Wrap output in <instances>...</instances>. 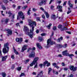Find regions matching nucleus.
Instances as JSON below:
<instances>
[{
	"mask_svg": "<svg viewBox=\"0 0 77 77\" xmlns=\"http://www.w3.org/2000/svg\"><path fill=\"white\" fill-rule=\"evenodd\" d=\"M14 68H15V65H12V67L11 68L12 69H14Z\"/></svg>",
	"mask_w": 77,
	"mask_h": 77,
	"instance_id": "obj_43",
	"label": "nucleus"
},
{
	"mask_svg": "<svg viewBox=\"0 0 77 77\" xmlns=\"http://www.w3.org/2000/svg\"><path fill=\"white\" fill-rule=\"evenodd\" d=\"M48 61H45V62H44V63L43 64V66H45V65H46V64L48 63Z\"/></svg>",
	"mask_w": 77,
	"mask_h": 77,
	"instance_id": "obj_31",
	"label": "nucleus"
},
{
	"mask_svg": "<svg viewBox=\"0 0 77 77\" xmlns=\"http://www.w3.org/2000/svg\"><path fill=\"white\" fill-rule=\"evenodd\" d=\"M67 50H66V51L63 52L62 54L63 55H64V56H67L69 54L68 53H67Z\"/></svg>",
	"mask_w": 77,
	"mask_h": 77,
	"instance_id": "obj_9",
	"label": "nucleus"
},
{
	"mask_svg": "<svg viewBox=\"0 0 77 77\" xmlns=\"http://www.w3.org/2000/svg\"><path fill=\"white\" fill-rule=\"evenodd\" d=\"M1 7L3 9V10H6V8L5 5H1Z\"/></svg>",
	"mask_w": 77,
	"mask_h": 77,
	"instance_id": "obj_27",
	"label": "nucleus"
},
{
	"mask_svg": "<svg viewBox=\"0 0 77 77\" xmlns=\"http://www.w3.org/2000/svg\"><path fill=\"white\" fill-rule=\"evenodd\" d=\"M51 18L52 19H54V20L56 19V15H52Z\"/></svg>",
	"mask_w": 77,
	"mask_h": 77,
	"instance_id": "obj_26",
	"label": "nucleus"
},
{
	"mask_svg": "<svg viewBox=\"0 0 77 77\" xmlns=\"http://www.w3.org/2000/svg\"><path fill=\"white\" fill-rule=\"evenodd\" d=\"M62 40H63V37H61L60 38H59L57 40V41L58 42H60V41H62Z\"/></svg>",
	"mask_w": 77,
	"mask_h": 77,
	"instance_id": "obj_18",
	"label": "nucleus"
},
{
	"mask_svg": "<svg viewBox=\"0 0 77 77\" xmlns=\"http://www.w3.org/2000/svg\"><path fill=\"white\" fill-rule=\"evenodd\" d=\"M2 75L3 77H6V73L4 72H2Z\"/></svg>",
	"mask_w": 77,
	"mask_h": 77,
	"instance_id": "obj_30",
	"label": "nucleus"
},
{
	"mask_svg": "<svg viewBox=\"0 0 77 77\" xmlns=\"http://www.w3.org/2000/svg\"><path fill=\"white\" fill-rule=\"evenodd\" d=\"M62 66H65V63H62Z\"/></svg>",
	"mask_w": 77,
	"mask_h": 77,
	"instance_id": "obj_63",
	"label": "nucleus"
},
{
	"mask_svg": "<svg viewBox=\"0 0 77 77\" xmlns=\"http://www.w3.org/2000/svg\"><path fill=\"white\" fill-rule=\"evenodd\" d=\"M25 75L24 74V73H22L20 75V77H22V76H24V75Z\"/></svg>",
	"mask_w": 77,
	"mask_h": 77,
	"instance_id": "obj_40",
	"label": "nucleus"
},
{
	"mask_svg": "<svg viewBox=\"0 0 77 77\" xmlns=\"http://www.w3.org/2000/svg\"><path fill=\"white\" fill-rule=\"evenodd\" d=\"M55 68H57V69H59V66H54Z\"/></svg>",
	"mask_w": 77,
	"mask_h": 77,
	"instance_id": "obj_53",
	"label": "nucleus"
},
{
	"mask_svg": "<svg viewBox=\"0 0 77 77\" xmlns=\"http://www.w3.org/2000/svg\"><path fill=\"white\" fill-rule=\"evenodd\" d=\"M28 47V45H24L23 47L22 48L21 52H23V51H25L26 50H27V48L26 47Z\"/></svg>",
	"mask_w": 77,
	"mask_h": 77,
	"instance_id": "obj_8",
	"label": "nucleus"
},
{
	"mask_svg": "<svg viewBox=\"0 0 77 77\" xmlns=\"http://www.w3.org/2000/svg\"><path fill=\"white\" fill-rule=\"evenodd\" d=\"M48 70V74H50V73L52 71V69L51 68H49Z\"/></svg>",
	"mask_w": 77,
	"mask_h": 77,
	"instance_id": "obj_22",
	"label": "nucleus"
},
{
	"mask_svg": "<svg viewBox=\"0 0 77 77\" xmlns=\"http://www.w3.org/2000/svg\"><path fill=\"white\" fill-rule=\"evenodd\" d=\"M57 8V9H62V7L61 6L58 5Z\"/></svg>",
	"mask_w": 77,
	"mask_h": 77,
	"instance_id": "obj_35",
	"label": "nucleus"
},
{
	"mask_svg": "<svg viewBox=\"0 0 77 77\" xmlns=\"http://www.w3.org/2000/svg\"><path fill=\"white\" fill-rule=\"evenodd\" d=\"M38 63H36V65L34 67V68H37V65Z\"/></svg>",
	"mask_w": 77,
	"mask_h": 77,
	"instance_id": "obj_60",
	"label": "nucleus"
},
{
	"mask_svg": "<svg viewBox=\"0 0 77 77\" xmlns=\"http://www.w3.org/2000/svg\"><path fill=\"white\" fill-rule=\"evenodd\" d=\"M33 65H35V64L33 63V62H32V63L30 64V66H33Z\"/></svg>",
	"mask_w": 77,
	"mask_h": 77,
	"instance_id": "obj_58",
	"label": "nucleus"
},
{
	"mask_svg": "<svg viewBox=\"0 0 77 77\" xmlns=\"http://www.w3.org/2000/svg\"><path fill=\"white\" fill-rule=\"evenodd\" d=\"M9 19H6L4 21L5 23H8V22H9Z\"/></svg>",
	"mask_w": 77,
	"mask_h": 77,
	"instance_id": "obj_20",
	"label": "nucleus"
},
{
	"mask_svg": "<svg viewBox=\"0 0 77 77\" xmlns=\"http://www.w3.org/2000/svg\"><path fill=\"white\" fill-rule=\"evenodd\" d=\"M11 58L12 59H14V58H15V57H14V56L13 55H12L11 57Z\"/></svg>",
	"mask_w": 77,
	"mask_h": 77,
	"instance_id": "obj_48",
	"label": "nucleus"
},
{
	"mask_svg": "<svg viewBox=\"0 0 77 77\" xmlns=\"http://www.w3.org/2000/svg\"><path fill=\"white\" fill-rule=\"evenodd\" d=\"M58 57H62V55L60 54L58 55Z\"/></svg>",
	"mask_w": 77,
	"mask_h": 77,
	"instance_id": "obj_59",
	"label": "nucleus"
},
{
	"mask_svg": "<svg viewBox=\"0 0 77 77\" xmlns=\"http://www.w3.org/2000/svg\"><path fill=\"white\" fill-rule=\"evenodd\" d=\"M35 47H34L33 48H32V50H35Z\"/></svg>",
	"mask_w": 77,
	"mask_h": 77,
	"instance_id": "obj_64",
	"label": "nucleus"
},
{
	"mask_svg": "<svg viewBox=\"0 0 77 77\" xmlns=\"http://www.w3.org/2000/svg\"><path fill=\"white\" fill-rule=\"evenodd\" d=\"M40 9L42 11H45V10H44V8H42V7L40 8Z\"/></svg>",
	"mask_w": 77,
	"mask_h": 77,
	"instance_id": "obj_50",
	"label": "nucleus"
},
{
	"mask_svg": "<svg viewBox=\"0 0 77 77\" xmlns=\"http://www.w3.org/2000/svg\"><path fill=\"white\" fill-rule=\"evenodd\" d=\"M38 40L39 41H43V38L41 37H39L38 38Z\"/></svg>",
	"mask_w": 77,
	"mask_h": 77,
	"instance_id": "obj_21",
	"label": "nucleus"
},
{
	"mask_svg": "<svg viewBox=\"0 0 77 77\" xmlns=\"http://www.w3.org/2000/svg\"><path fill=\"white\" fill-rule=\"evenodd\" d=\"M67 56H69V57L70 58H72V56H74V55H73V54H68V55H67Z\"/></svg>",
	"mask_w": 77,
	"mask_h": 77,
	"instance_id": "obj_29",
	"label": "nucleus"
},
{
	"mask_svg": "<svg viewBox=\"0 0 77 77\" xmlns=\"http://www.w3.org/2000/svg\"><path fill=\"white\" fill-rule=\"evenodd\" d=\"M36 45L37 46L38 48H39V49H42V47L41 46V45H40V44L38 43H36Z\"/></svg>",
	"mask_w": 77,
	"mask_h": 77,
	"instance_id": "obj_15",
	"label": "nucleus"
},
{
	"mask_svg": "<svg viewBox=\"0 0 77 77\" xmlns=\"http://www.w3.org/2000/svg\"><path fill=\"white\" fill-rule=\"evenodd\" d=\"M45 14L46 18H49V17H50V15L49 14H48V13L46 11L45 12Z\"/></svg>",
	"mask_w": 77,
	"mask_h": 77,
	"instance_id": "obj_16",
	"label": "nucleus"
},
{
	"mask_svg": "<svg viewBox=\"0 0 77 77\" xmlns=\"http://www.w3.org/2000/svg\"><path fill=\"white\" fill-rule=\"evenodd\" d=\"M29 60H26L25 62V63H28V62H29Z\"/></svg>",
	"mask_w": 77,
	"mask_h": 77,
	"instance_id": "obj_45",
	"label": "nucleus"
},
{
	"mask_svg": "<svg viewBox=\"0 0 77 77\" xmlns=\"http://www.w3.org/2000/svg\"><path fill=\"white\" fill-rule=\"evenodd\" d=\"M8 58V56L6 55L5 57L2 56V62H4L6 61V58Z\"/></svg>",
	"mask_w": 77,
	"mask_h": 77,
	"instance_id": "obj_10",
	"label": "nucleus"
},
{
	"mask_svg": "<svg viewBox=\"0 0 77 77\" xmlns=\"http://www.w3.org/2000/svg\"><path fill=\"white\" fill-rule=\"evenodd\" d=\"M47 64V66H50V63L48 62Z\"/></svg>",
	"mask_w": 77,
	"mask_h": 77,
	"instance_id": "obj_46",
	"label": "nucleus"
},
{
	"mask_svg": "<svg viewBox=\"0 0 77 77\" xmlns=\"http://www.w3.org/2000/svg\"><path fill=\"white\" fill-rule=\"evenodd\" d=\"M29 57L30 58L34 57H35V52H32V53L29 55Z\"/></svg>",
	"mask_w": 77,
	"mask_h": 77,
	"instance_id": "obj_11",
	"label": "nucleus"
},
{
	"mask_svg": "<svg viewBox=\"0 0 77 77\" xmlns=\"http://www.w3.org/2000/svg\"><path fill=\"white\" fill-rule=\"evenodd\" d=\"M7 33L8 34H9V35H12V30L11 29H8L7 30Z\"/></svg>",
	"mask_w": 77,
	"mask_h": 77,
	"instance_id": "obj_14",
	"label": "nucleus"
},
{
	"mask_svg": "<svg viewBox=\"0 0 77 77\" xmlns=\"http://www.w3.org/2000/svg\"><path fill=\"white\" fill-rule=\"evenodd\" d=\"M31 50V48H28V49L27 50V52H29L30 50Z\"/></svg>",
	"mask_w": 77,
	"mask_h": 77,
	"instance_id": "obj_56",
	"label": "nucleus"
},
{
	"mask_svg": "<svg viewBox=\"0 0 77 77\" xmlns=\"http://www.w3.org/2000/svg\"><path fill=\"white\" fill-rule=\"evenodd\" d=\"M46 35V34L45 33H43L41 34V36H45V35Z\"/></svg>",
	"mask_w": 77,
	"mask_h": 77,
	"instance_id": "obj_39",
	"label": "nucleus"
},
{
	"mask_svg": "<svg viewBox=\"0 0 77 77\" xmlns=\"http://www.w3.org/2000/svg\"><path fill=\"white\" fill-rule=\"evenodd\" d=\"M63 47L64 48H66L67 47V44H65L63 46Z\"/></svg>",
	"mask_w": 77,
	"mask_h": 77,
	"instance_id": "obj_36",
	"label": "nucleus"
},
{
	"mask_svg": "<svg viewBox=\"0 0 77 77\" xmlns=\"http://www.w3.org/2000/svg\"><path fill=\"white\" fill-rule=\"evenodd\" d=\"M63 47V46L62 45H60L59 44H57V47L58 48H62V47Z\"/></svg>",
	"mask_w": 77,
	"mask_h": 77,
	"instance_id": "obj_23",
	"label": "nucleus"
},
{
	"mask_svg": "<svg viewBox=\"0 0 77 77\" xmlns=\"http://www.w3.org/2000/svg\"><path fill=\"white\" fill-rule=\"evenodd\" d=\"M47 46H45V47L46 48H48V47H50L51 45L54 44L55 42L51 41V39H49L47 41Z\"/></svg>",
	"mask_w": 77,
	"mask_h": 77,
	"instance_id": "obj_2",
	"label": "nucleus"
},
{
	"mask_svg": "<svg viewBox=\"0 0 77 77\" xmlns=\"http://www.w3.org/2000/svg\"><path fill=\"white\" fill-rule=\"evenodd\" d=\"M28 8V6L26 5V6H24L22 8V9H23L24 10H25V9H26V8Z\"/></svg>",
	"mask_w": 77,
	"mask_h": 77,
	"instance_id": "obj_25",
	"label": "nucleus"
},
{
	"mask_svg": "<svg viewBox=\"0 0 77 77\" xmlns=\"http://www.w3.org/2000/svg\"><path fill=\"white\" fill-rule=\"evenodd\" d=\"M67 30V28L66 27H64L63 28L61 29V31H63L64 30Z\"/></svg>",
	"mask_w": 77,
	"mask_h": 77,
	"instance_id": "obj_24",
	"label": "nucleus"
},
{
	"mask_svg": "<svg viewBox=\"0 0 77 77\" xmlns=\"http://www.w3.org/2000/svg\"><path fill=\"white\" fill-rule=\"evenodd\" d=\"M42 18H43V19H45V16L44 14H43L42 16Z\"/></svg>",
	"mask_w": 77,
	"mask_h": 77,
	"instance_id": "obj_52",
	"label": "nucleus"
},
{
	"mask_svg": "<svg viewBox=\"0 0 77 77\" xmlns=\"http://www.w3.org/2000/svg\"><path fill=\"white\" fill-rule=\"evenodd\" d=\"M66 32L67 33H68L70 35H71V32L70 31H66Z\"/></svg>",
	"mask_w": 77,
	"mask_h": 77,
	"instance_id": "obj_49",
	"label": "nucleus"
},
{
	"mask_svg": "<svg viewBox=\"0 0 77 77\" xmlns=\"http://www.w3.org/2000/svg\"><path fill=\"white\" fill-rule=\"evenodd\" d=\"M9 45V43H5L4 44V48H9V47H8V46Z\"/></svg>",
	"mask_w": 77,
	"mask_h": 77,
	"instance_id": "obj_17",
	"label": "nucleus"
},
{
	"mask_svg": "<svg viewBox=\"0 0 77 77\" xmlns=\"http://www.w3.org/2000/svg\"><path fill=\"white\" fill-rule=\"evenodd\" d=\"M38 57H35V58L34 60L32 62V63L35 64V63H36V62L38 60Z\"/></svg>",
	"mask_w": 77,
	"mask_h": 77,
	"instance_id": "obj_12",
	"label": "nucleus"
},
{
	"mask_svg": "<svg viewBox=\"0 0 77 77\" xmlns=\"http://www.w3.org/2000/svg\"><path fill=\"white\" fill-rule=\"evenodd\" d=\"M9 51V48L8 47L7 48H4L2 50V51L4 54H6L8 53Z\"/></svg>",
	"mask_w": 77,
	"mask_h": 77,
	"instance_id": "obj_6",
	"label": "nucleus"
},
{
	"mask_svg": "<svg viewBox=\"0 0 77 77\" xmlns=\"http://www.w3.org/2000/svg\"><path fill=\"white\" fill-rule=\"evenodd\" d=\"M36 24L35 22L32 21L31 20H29V25L31 27H32V29L30 30V32H29V29L27 26H24V28L23 29L24 31H25V33H26V35H29L31 38H33V35L34 36L35 35L33 33L35 27L33 26L34 25L35 26H36Z\"/></svg>",
	"mask_w": 77,
	"mask_h": 77,
	"instance_id": "obj_1",
	"label": "nucleus"
},
{
	"mask_svg": "<svg viewBox=\"0 0 77 77\" xmlns=\"http://www.w3.org/2000/svg\"><path fill=\"white\" fill-rule=\"evenodd\" d=\"M14 17H15V15L14 14L12 16V19H14Z\"/></svg>",
	"mask_w": 77,
	"mask_h": 77,
	"instance_id": "obj_54",
	"label": "nucleus"
},
{
	"mask_svg": "<svg viewBox=\"0 0 77 77\" xmlns=\"http://www.w3.org/2000/svg\"><path fill=\"white\" fill-rule=\"evenodd\" d=\"M54 8V6H51L50 8L51 9H52V8Z\"/></svg>",
	"mask_w": 77,
	"mask_h": 77,
	"instance_id": "obj_62",
	"label": "nucleus"
},
{
	"mask_svg": "<svg viewBox=\"0 0 77 77\" xmlns=\"http://www.w3.org/2000/svg\"><path fill=\"white\" fill-rule=\"evenodd\" d=\"M42 64H40L39 65V67H40V68H42Z\"/></svg>",
	"mask_w": 77,
	"mask_h": 77,
	"instance_id": "obj_41",
	"label": "nucleus"
},
{
	"mask_svg": "<svg viewBox=\"0 0 77 77\" xmlns=\"http://www.w3.org/2000/svg\"><path fill=\"white\" fill-rule=\"evenodd\" d=\"M14 51L16 54H18V52L17 51H16L15 49H14Z\"/></svg>",
	"mask_w": 77,
	"mask_h": 77,
	"instance_id": "obj_33",
	"label": "nucleus"
},
{
	"mask_svg": "<svg viewBox=\"0 0 77 77\" xmlns=\"http://www.w3.org/2000/svg\"><path fill=\"white\" fill-rule=\"evenodd\" d=\"M52 65L53 66H57V65H56V63H53Z\"/></svg>",
	"mask_w": 77,
	"mask_h": 77,
	"instance_id": "obj_47",
	"label": "nucleus"
},
{
	"mask_svg": "<svg viewBox=\"0 0 77 77\" xmlns=\"http://www.w3.org/2000/svg\"><path fill=\"white\" fill-rule=\"evenodd\" d=\"M69 68L70 70L73 71H75L77 70V67L74 66H69Z\"/></svg>",
	"mask_w": 77,
	"mask_h": 77,
	"instance_id": "obj_5",
	"label": "nucleus"
},
{
	"mask_svg": "<svg viewBox=\"0 0 77 77\" xmlns=\"http://www.w3.org/2000/svg\"><path fill=\"white\" fill-rule=\"evenodd\" d=\"M16 41L18 42H19V44H21V42L23 41V38H16Z\"/></svg>",
	"mask_w": 77,
	"mask_h": 77,
	"instance_id": "obj_7",
	"label": "nucleus"
},
{
	"mask_svg": "<svg viewBox=\"0 0 77 77\" xmlns=\"http://www.w3.org/2000/svg\"><path fill=\"white\" fill-rule=\"evenodd\" d=\"M47 2V0L42 1L41 2L38 3V4L39 6H42V5H45Z\"/></svg>",
	"mask_w": 77,
	"mask_h": 77,
	"instance_id": "obj_4",
	"label": "nucleus"
},
{
	"mask_svg": "<svg viewBox=\"0 0 77 77\" xmlns=\"http://www.w3.org/2000/svg\"><path fill=\"white\" fill-rule=\"evenodd\" d=\"M69 5L70 7V8H72V5L71 4H69Z\"/></svg>",
	"mask_w": 77,
	"mask_h": 77,
	"instance_id": "obj_55",
	"label": "nucleus"
},
{
	"mask_svg": "<svg viewBox=\"0 0 77 77\" xmlns=\"http://www.w3.org/2000/svg\"><path fill=\"white\" fill-rule=\"evenodd\" d=\"M62 25H59L58 26V29H62Z\"/></svg>",
	"mask_w": 77,
	"mask_h": 77,
	"instance_id": "obj_32",
	"label": "nucleus"
},
{
	"mask_svg": "<svg viewBox=\"0 0 77 77\" xmlns=\"http://www.w3.org/2000/svg\"><path fill=\"white\" fill-rule=\"evenodd\" d=\"M39 75L41 77H43V71H41L40 72L39 74H38V75Z\"/></svg>",
	"mask_w": 77,
	"mask_h": 77,
	"instance_id": "obj_13",
	"label": "nucleus"
},
{
	"mask_svg": "<svg viewBox=\"0 0 77 77\" xmlns=\"http://www.w3.org/2000/svg\"><path fill=\"white\" fill-rule=\"evenodd\" d=\"M30 11H31V10H30V8H29L28 9V10L27 11V14L29 15H30Z\"/></svg>",
	"mask_w": 77,
	"mask_h": 77,
	"instance_id": "obj_28",
	"label": "nucleus"
},
{
	"mask_svg": "<svg viewBox=\"0 0 77 77\" xmlns=\"http://www.w3.org/2000/svg\"><path fill=\"white\" fill-rule=\"evenodd\" d=\"M21 69V67H20L17 68V69L18 71H20Z\"/></svg>",
	"mask_w": 77,
	"mask_h": 77,
	"instance_id": "obj_37",
	"label": "nucleus"
},
{
	"mask_svg": "<svg viewBox=\"0 0 77 77\" xmlns=\"http://www.w3.org/2000/svg\"><path fill=\"white\" fill-rule=\"evenodd\" d=\"M66 4V2H65L63 3V5L65 6Z\"/></svg>",
	"mask_w": 77,
	"mask_h": 77,
	"instance_id": "obj_51",
	"label": "nucleus"
},
{
	"mask_svg": "<svg viewBox=\"0 0 77 77\" xmlns=\"http://www.w3.org/2000/svg\"><path fill=\"white\" fill-rule=\"evenodd\" d=\"M64 70L65 71H67V70H68V69H67V68H64Z\"/></svg>",
	"mask_w": 77,
	"mask_h": 77,
	"instance_id": "obj_61",
	"label": "nucleus"
},
{
	"mask_svg": "<svg viewBox=\"0 0 77 77\" xmlns=\"http://www.w3.org/2000/svg\"><path fill=\"white\" fill-rule=\"evenodd\" d=\"M18 15L20 16V18H22V20H24L25 16L23 14V13L22 11H20L18 12Z\"/></svg>",
	"mask_w": 77,
	"mask_h": 77,
	"instance_id": "obj_3",
	"label": "nucleus"
},
{
	"mask_svg": "<svg viewBox=\"0 0 77 77\" xmlns=\"http://www.w3.org/2000/svg\"><path fill=\"white\" fill-rule=\"evenodd\" d=\"M52 26V24L51 23H50L49 25L46 26V27L48 29H50V27Z\"/></svg>",
	"mask_w": 77,
	"mask_h": 77,
	"instance_id": "obj_19",
	"label": "nucleus"
},
{
	"mask_svg": "<svg viewBox=\"0 0 77 77\" xmlns=\"http://www.w3.org/2000/svg\"><path fill=\"white\" fill-rule=\"evenodd\" d=\"M36 20H37V21H40V18H39V17H37L36 18Z\"/></svg>",
	"mask_w": 77,
	"mask_h": 77,
	"instance_id": "obj_44",
	"label": "nucleus"
},
{
	"mask_svg": "<svg viewBox=\"0 0 77 77\" xmlns=\"http://www.w3.org/2000/svg\"><path fill=\"white\" fill-rule=\"evenodd\" d=\"M36 32L37 33H39V30H38V29H37L36 30Z\"/></svg>",
	"mask_w": 77,
	"mask_h": 77,
	"instance_id": "obj_57",
	"label": "nucleus"
},
{
	"mask_svg": "<svg viewBox=\"0 0 77 77\" xmlns=\"http://www.w3.org/2000/svg\"><path fill=\"white\" fill-rule=\"evenodd\" d=\"M8 0H3V2L5 3H8Z\"/></svg>",
	"mask_w": 77,
	"mask_h": 77,
	"instance_id": "obj_34",
	"label": "nucleus"
},
{
	"mask_svg": "<svg viewBox=\"0 0 77 77\" xmlns=\"http://www.w3.org/2000/svg\"><path fill=\"white\" fill-rule=\"evenodd\" d=\"M71 12V10H69L67 13V14H70Z\"/></svg>",
	"mask_w": 77,
	"mask_h": 77,
	"instance_id": "obj_38",
	"label": "nucleus"
},
{
	"mask_svg": "<svg viewBox=\"0 0 77 77\" xmlns=\"http://www.w3.org/2000/svg\"><path fill=\"white\" fill-rule=\"evenodd\" d=\"M56 26H55L54 27V28H53V30H56Z\"/></svg>",
	"mask_w": 77,
	"mask_h": 77,
	"instance_id": "obj_42",
	"label": "nucleus"
}]
</instances>
